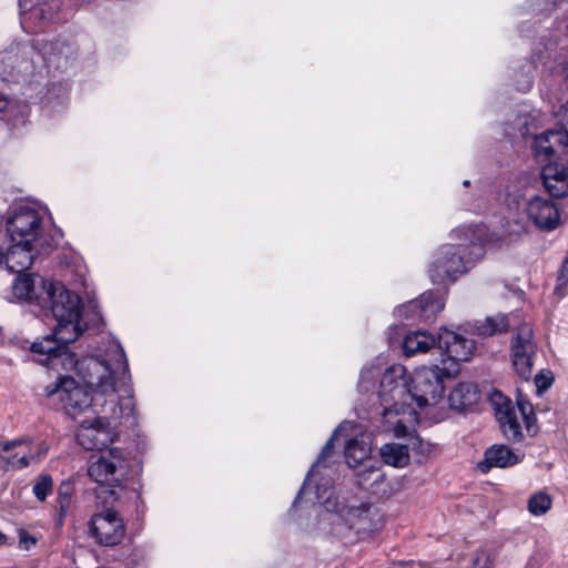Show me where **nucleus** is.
Here are the masks:
<instances>
[{"label": "nucleus", "mask_w": 568, "mask_h": 568, "mask_svg": "<svg viewBox=\"0 0 568 568\" xmlns=\"http://www.w3.org/2000/svg\"><path fill=\"white\" fill-rule=\"evenodd\" d=\"M39 362L44 365L70 366L84 383L85 388L81 387L72 377L61 376L57 383L47 386V396L57 395L68 415L75 416L89 408L99 396H105L112 397L111 418L121 419L132 416L134 406L131 395L115 402L118 383L125 382L128 378V361L122 348L115 352L113 362L94 355L74 359V354L71 353L63 354L61 358L53 362L48 363L47 357Z\"/></svg>", "instance_id": "1"}, {"label": "nucleus", "mask_w": 568, "mask_h": 568, "mask_svg": "<svg viewBox=\"0 0 568 568\" xmlns=\"http://www.w3.org/2000/svg\"><path fill=\"white\" fill-rule=\"evenodd\" d=\"M38 306L45 315H52L58 322L53 334L31 345V352L47 356L53 362L69 353L68 344L74 342L84 331L81 325L82 304L79 295L65 288L60 282L51 281L48 288H42L38 296Z\"/></svg>", "instance_id": "2"}, {"label": "nucleus", "mask_w": 568, "mask_h": 568, "mask_svg": "<svg viewBox=\"0 0 568 568\" xmlns=\"http://www.w3.org/2000/svg\"><path fill=\"white\" fill-rule=\"evenodd\" d=\"M128 473V466L120 449L112 448L99 456H92L88 474L99 484L97 498L105 506L113 505L123 491V479Z\"/></svg>", "instance_id": "3"}, {"label": "nucleus", "mask_w": 568, "mask_h": 568, "mask_svg": "<svg viewBox=\"0 0 568 568\" xmlns=\"http://www.w3.org/2000/svg\"><path fill=\"white\" fill-rule=\"evenodd\" d=\"M325 520L332 525V532L337 537H347L352 530L356 535L366 534L375 528L373 524L374 509L371 505H349L339 501L337 497H327L324 501Z\"/></svg>", "instance_id": "4"}, {"label": "nucleus", "mask_w": 568, "mask_h": 568, "mask_svg": "<svg viewBox=\"0 0 568 568\" xmlns=\"http://www.w3.org/2000/svg\"><path fill=\"white\" fill-rule=\"evenodd\" d=\"M453 376L446 374L445 366L420 367L410 378L407 396L412 397L420 408L436 405L444 395V378Z\"/></svg>", "instance_id": "5"}, {"label": "nucleus", "mask_w": 568, "mask_h": 568, "mask_svg": "<svg viewBox=\"0 0 568 568\" xmlns=\"http://www.w3.org/2000/svg\"><path fill=\"white\" fill-rule=\"evenodd\" d=\"M405 367L402 365H394L387 368L379 382L378 398L383 406V415L398 414L406 400L408 385L404 378Z\"/></svg>", "instance_id": "6"}, {"label": "nucleus", "mask_w": 568, "mask_h": 568, "mask_svg": "<svg viewBox=\"0 0 568 568\" xmlns=\"http://www.w3.org/2000/svg\"><path fill=\"white\" fill-rule=\"evenodd\" d=\"M471 261L466 257L463 244L443 245L429 270V276L434 283H442L449 278L455 281L459 274L467 272Z\"/></svg>", "instance_id": "7"}, {"label": "nucleus", "mask_w": 568, "mask_h": 568, "mask_svg": "<svg viewBox=\"0 0 568 568\" xmlns=\"http://www.w3.org/2000/svg\"><path fill=\"white\" fill-rule=\"evenodd\" d=\"M536 352L531 326L526 323L518 326L511 341V359L517 375L525 382L531 378Z\"/></svg>", "instance_id": "8"}, {"label": "nucleus", "mask_w": 568, "mask_h": 568, "mask_svg": "<svg viewBox=\"0 0 568 568\" xmlns=\"http://www.w3.org/2000/svg\"><path fill=\"white\" fill-rule=\"evenodd\" d=\"M90 534L99 545L113 547L123 540L125 527L118 513L108 507L105 511L92 516Z\"/></svg>", "instance_id": "9"}, {"label": "nucleus", "mask_w": 568, "mask_h": 568, "mask_svg": "<svg viewBox=\"0 0 568 568\" xmlns=\"http://www.w3.org/2000/svg\"><path fill=\"white\" fill-rule=\"evenodd\" d=\"M437 344L448 356L447 361H443L447 375H456L459 369L457 363L459 361H468L475 351L473 339L465 338L446 328L442 329L438 334Z\"/></svg>", "instance_id": "10"}, {"label": "nucleus", "mask_w": 568, "mask_h": 568, "mask_svg": "<svg viewBox=\"0 0 568 568\" xmlns=\"http://www.w3.org/2000/svg\"><path fill=\"white\" fill-rule=\"evenodd\" d=\"M7 231L10 242L30 239V242L38 243L42 231L41 216L37 210L21 205L8 219Z\"/></svg>", "instance_id": "11"}, {"label": "nucleus", "mask_w": 568, "mask_h": 568, "mask_svg": "<svg viewBox=\"0 0 568 568\" xmlns=\"http://www.w3.org/2000/svg\"><path fill=\"white\" fill-rule=\"evenodd\" d=\"M527 219L540 230H555L560 222L558 207L550 200L536 196L529 200L525 206Z\"/></svg>", "instance_id": "12"}, {"label": "nucleus", "mask_w": 568, "mask_h": 568, "mask_svg": "<svg viewBox=\"0 0 568 568\" xmlns=\"http://www.w3.org/2000/svg\"><path fill=\"white\" fill-rule=\"evenodd\" d=\"M37 251L36 243L28 240H18L10 242L3 252L2 265L12 272L21 274L30 268L33 260L34 252Z\"/></svg>", "instance_id": "13"}, {"label": "nucleus", "mask_w": 568, "mask_h": 568, "mask_svg": "<svg viewBox=\"0 0 568 568\" xmlns=\"http://www.w3.org/2000/svg\"><path fill=\"white\" fill-rule=\"evenodd\" d=\"M493 404L495 406L496 418L504 435L509 440L520 442L524 435L517 417V410L511 400L504 397L501 394H496L493 397Z\"/></svg>", "instance_id": "14"}, {"label": "nucleus", "mask_w": 568, "mask_h": 568, "mask_svg": "<svg viewBox=\"0 0 568 568\" xmlns=\"http://www.w3.org/2000/svg\"><path fill=\"white\" fill-rule=\"evenodd\" d=\"M443 307L442 302L436 300L433 293H425L418 300L409 301L407 304L397 307L396 312L399 316L427 322L433 320Z\"/></svg>", "instance_id": "15"}, {"label": "nucleus", "mask_w": 568, "mask_h": 568, "mask_svg": "<svg viewBox=\"0 0 568 568\" xmlns=\"http://www.w3.org/2000/svg\"><path fill=\"white\" fill-rule=\"evenodd\" d=\"M541 180L546 191L552 197H564L568 194L567 164L550 162L541 170Z\"/></svg>", "instance_id": "16"}, {"label": "nucleus", "mask_w": 568, "mask_h": 568, "mask_svg": "<svg viewBox=\"0 0 568 568\" xmlns=\"http://www.w3.org/2000/svg\"><path fill=\"white\" fill-rule=\"evenodd\" d=\"M30 454L24 440H12L0 444V469H21L29 466Z\"/></svg>", "instance_id": "17"}, {"label": "nucleus", "mask_w": 568, "mask_h": 568, "mask_svg": "<svg viewBox=\"0 0 568 568\" xmlns=\"http://www.w3.org/2000/svg\"><path fill=\"white\" fill-rule=\"evenodd\" d=\"M51 281L39 275H20L13 283L12 291L17 298L38 305L42 288H48Z\"/></svg>", "instance_id": "18"}, {"label": "nucleus", "mask_w": 568, "mask_h": 568, "mask_svg": "<svg viewBox=\"0 0 568 568\" xmlns=\"http://www.w3.org/2000/svg\"><path fill=\"white\" fill-rule=\"evenodd\" d=\"M371 450V445L364 436L351 438L345 445V460L351 468L364 466L365 471L373 473L374 466L369 458Z\"/></svg>", "instance_id": "19"}, {"label": "nucleus", "mask_w": 568, "mask_h": 568, "mask_svg": "<svg viewBox=\"0 0 568 568\" xmlns=\"http://www.w3.org/2000/svg\"><path fill=\"white\" fill-rule=\"evenodd\" d=\"M519 462L516 454L506 445H493L485 452L484 460L478 463V469L486 474L493 467L505 468Z\"/></svg>", "instance_id": "20"}, {"label": "nucleus", "mask_w": 568, "mask_h": 568, "mask_svg": "<svg viewBox=\"0 0 568 568\" xmlns=\"http://www.w3.org/2000/svg\"><path fill=\"white\" fill-rule=\"evenodd\" d=\"M106 433L94 424L83 422L77 432L78 444L87 450L101 449L106 442Z\"/></svg>", "instance_id": "21"}, {"label": "nucleus", "mask_w": 568, "mask_h": 568, "mask_svg": "<svg viewBox=\"0 0 568 568\" xmlns=\"http://www.w3.org/2000/svg\"><path fill=\"white\" fill-rule=\"evenodd\" d=\"M479 399L477 386L474 383H459L449 394L448 400L453 408L463 410Z\"/></svg>", "instance_id": "22"}, {"label": "nucleus", "mask_w": 568, "mask_h": 568, "mask_svg": "<svg viewBox=\"0 0 568 568\" xmlns=\"http://www.w3.org/2000/svg\"><path fill=\"white\" fill-rule=\"evenodd\" d=\"M436 344V339L426 332L416 331L407 334L403 341V351L406 356L426 353Z\"/></svg>", "instance_id": "23"}, {"label": "nucleus", "mask_w": 568, "mask_h": 568, "mask_svg": "<svg viewBox=\"0 0 568 568\" xmlns=\"http://www.w3.org/2000/svg\"><path fill=\"white\" fill-rule=\"evenodd\" d=\"M557 145H564V134L560 131L544 132L535 140L536 154L538 156L545 155L546 159L556 154Z\"/></svg>", "instance_id": "24"}, {"label": "nucleus", "mask_w": 568, "mask_h": 568, "mask_svg": "<svg viewBox=\"0 0 568 568\" xmlns=\"http://www.w3.org/2000/svg\"><path fill=\"white\" fill-rule=\"evenodd\" d=\"M381 456L385 464L394 467H404L409 463L407 446L397 443L385 444L381 448Z\"/></svg>", "instance_id": "25"}, {"label": "nucleus", "mask_w": 568, "mask_h": 568, "mask_svg": "<svg viewBox=\"0 0 568 568\" xmlns=\"http://www.w3.org/2000/svg\"><path fill=\"white\" fill-rule=\"evenodd\" d=\"M346 423H343L335 432L334 434L331 436V438L327 440L326 445L323 447L322 449V453L321 455L318 456L317 460L314 463V465L312 466V468L310 469L308 474H307V477H306V480H305V484L304 486L301 488L294 504H296L302 495V493L304 491L305 489V486L308 481H311V478L315 475V469L317 467H320L321 465H325V460L329 457L331 455V452L333 449V442L335 440V438L337 437V435L339 434V432L342 429H344Z\"/></svg>", "instance_id": "26"}, {"label": "nucleus", "mask_w": 568, "mask_h": 568, "mask_svg": "<svg viewBox=\"0 0 568 568\" xmlns=\"http://www.w3.org/2000/svg\"><path fill=\"white\" fill-rule=\"evenodd\" d=\"M508 327L509 322L507 317L504 315H497L487 317L483 324L477 326V331L479 335H494L506 331Z\"/></svg>", "instance_id": "27"}, {"label": "nucleus", "mask_w": 568, "mask_h": 568, "mask_svg": "<svg viewBox=\"0 0 568 568\" xmlns=\"http://www.w3.org/2000/svg\"><path fill=\"white\" fill-rule=\"evenodd\" d=\"M551 507V498L549 495L538 493L531 496L528 500V509L535 516L546 514Z\"/></svg>", "instance_id": "28"}, {"label": "nucleus", "mask_w": 568, "mask_h": 568, "mask_svg": "<svg viewBox=\"0 0 568 568\" xmlns=\"http://www.w3.org/2000/svg\"><path fill=\"white\" fill-rule=\"evenodd\" d=\"M379 376L377 367H366L362 371L358 387L362 392H369L375 388V382Z\"/></svg>", "instance_id": "29"}, {"label": "nucleus", "mask_w": 568, "mask_h": 568, "mask_svg": "<svg viewBox=\"0 0 568 568\" xmlns=\"http://www.w3.org/2000/svg\"><path fill=\"white\" fill-rule=\"evenodd\" d=\"M52 485L53 483L51 476L41 475L33 485V494L40 501H43L52 491Z\"/></svg>", "instance_id": "30"}, {"label": "nucleus", "mask_w": 568, "mask_h": 568, "mask_svg": "<svg viewBox=\"0 0 568 568\" xmlns=\"http://www.w3.org/2000/svg\"><path fill=\"white\" fill-rule=\"evenodd\" d=\"M517 408L520 412L521 417L524 418L527 428L530 426V416L532 415V405L529 400L518 396L517 398Z\"/></svg>", "instance_id": "31"}, {"label": "nucleus", "mask_w": 568, "mask_h": 568, "mask_svg": "<svg viewBox=\"0 0 568 568\" xmlns=\"http://www.w3.org/2000/svg\"><path fill=\"white\" fill-rule=\"evenodd\" d=\"M558 118L564 130V145L568 146V101L560 106Z\"/></svg>", "instance_id": "32"}, {"label": "nucleus", "mask_w": 568, "mask_h": 568, "mask_svg": "<svg viewBox=\"0 0 568 568\" xmlns=\"http://www.w3.org/2000/svg\"><path fill=\"white\" fill-rule=\"evenodd\" d=\"M473 568H493V559L490 558V555L484 550L478 551L474 559Z\"/></svg>", "instance_id": "33"}, {"label": "nucleus", "mask_w": 568, "mask_h": 568, "mask_svg": "<svg viewBox=\"0 0 568 568\" xmlns=\"http://www.w3.org/2000/svg\"><path fill=\"white\" fill-rule=\"evenodd\" d=\"M508 224L510 226V232L516 234H520L527 230V220L523 216L509 217Z\"/></svg>", "instance_id": "34"}, {"label": "nucleus", "mask_w": 568, "mask_h": 568, "mask_svg": "<svg viewBox=\"0 0 568 568\" xmlns=\"http://www.w3.org/2000/svg\"><path fill=\"white\" fill-rule=\"evenodd\" d=\"M37 544L36 537L29 535L24 530H20L19 532V548L23 550H30Z\"/></svg>", "instance_id": "35"}, {"label": "nucleus", "mask_w": 568, "mask_h": 568, "mask_svg": "<svg viewBox=\"0 0 568 568\" xmlns=\"http://www.w3.org/2000/svg\"><path fill=\"white\" fill-rule=\"evenodd\" d=\"M71 496V486L69 484H62L59 487V498H60V507L63 509L69 505V499Z\"/></svg>", "instance_id": "36"}, {"label": "nucleus", "mask_w": 568, "mask_h": 568, "mask_svg": "<svg viewBox=\"0 0 568 568\" xmlns=\"http://www.w3.org/2000/svg\"><path fill=\"white\" fill-rule=\"evenodd\" d=\"M552 378L541 372L535 376V385L538 390H545L550 387Z\"/></svg>", "instance_id": "37"}, {"label": "nucleus", "mask_w": 568, "mask_h": 568, "mask_svg": "<svg viewBox=\"0 0 568 568\" xmlns=\"http://www.w3.org/2000/svg\"><path fill=\"white\" fill-rule=\"evenodd\" d=\"M557 281H558V286L556 290L565 286L568 283V254L561 265Z\"/></svg>", "instance_id": "38"}, {"label": "nucleus", "mask_w": 568, "mask_h": 568, "mask_svg": "<svg viewBox=\"0 0 568 568\" xmlns=\"http://www.w3.org/2000/svg\"><path fill=\"white\" fill-rule=\"evenodd\" d=\"M544 558L541 556H534L528 561L526 568H541Z\"/></svg>", "instance_id": "39"}, {"label": "nucleus", "mask_w": 568, "mask_h": 568, "mask_svg": "<svg viewBox=\"0 0 568 568\" xmlns=\"http://www.w3.org/2000/svg\"><path fill=\"white\" fill-rule=\"evenodd\" d=\"M8 105V101L4 95L0 93V111L4 110Z\"/></svg>", "instance_id": "40"}, {"label": "nucleus", "mask_w": 568, "mask_h": 568, "mask_svg": "<svg viewBox=\"0 0 568 568\" xmlns=\"http://www.w3.org/2000/svg\"><path fill=\"white\" fill-rule=\"evenodd\" d=\"M3 247L0 245V266H2V262H3Z\"/></svg>", "instance_id": "41"}, {"label": "nucleus", "mask_w": 568, "mask_h": 568, "mask_svg": "<svg viewBox=\"0 0 568 568\" xmlns=\"http://www.w3.org/2000/svg\"><path fill=\"white\" fill-rule=\"evenodd\" d=\"M459 232H464L465 233V236L468 239V234L470 233V229H465V230H459V231H456V233H459Z\"/></svg>", "instance_id": "42"}, {"label": "nucleus", "mask_w": 568, "mask_h": 568, "mask_svg": "<svg viewBox=\"0 0 568 568\" xmlns=\"http://www.w3.org/2000/svg\"><path fill=\"white\" fill-rule=\"evenodd\" d=\"M6 536L0 531V545L6 542Z\"/></svg>", "instance_id": "43"}, {"label": "nucleus", "mask_w": 568, "mask_h": 568, "mask_svg": "<svg viewBox=\"0 0 568 568\" xmlns=\"http://www.w3.org/2000/svg\"><path fill=\"white\" fill-rule=\"evenodd\" d=\"M464 185H465V186H468V185H469V181H465V182H464Z\"/></svg>", "instance_id": "44"}]
</instances>
